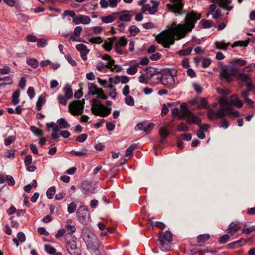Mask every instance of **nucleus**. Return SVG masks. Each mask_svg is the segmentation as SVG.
<instances>
[{
    "label": "nucleus",
    "instance_id": "obj_1",
    "mask_svg": "<svg viewBox=\"0 0 255 255\" xmlns=\"http://www.w3.org/2000/svg\"><path fill=\"white\" fill-rule=\"evenodd\" d=\"M200 18V14L197 15L193 11L187 13L184 23L177 24L176 22H173L164 32L156 37L157 42L161 44L164 47L169 48L174 43L175 36L178 39L185 37L186 34L194 27L197 20Z\"/></svg>",
    "mask_w": 255,
    "mask_h": 255
},
{
    "label": "nucleus",
    "instance_id": "obj_2",
    "mask_svg": "<svg viewBox=\"0 0 255 255\" xmlns=\"http://www.w3.org/2000/svg\"><path fill=\"white\" fill-rule=\"evenodd\" d=\"M220 109L217 111L210 109L208 111V117L210 120H214L220 117L229 115L234 117H239V112L237 111H230L231 105L226 99H221L219 100Z\"/></svg>",
    "mask_w": 255,
    "mask_h": 255
},
{
    "label": "nucleus",
    "instance_id": "obj_3",
    "mask_svg": "<svg viewBox=\"0 0 255 255\" xmlns=\"http://www.w3.org/2000/svg\"><path fill=\"white\" fill-rule=\"evenodd\" d=\"M91 110L93 115L101 117H106L112 112V108L103 105L101 101L97 99H93L91 102Z\"/></svg>",
    "mask_w": 255,
    "mask_h": 255
},
{
    "label": "nucleus",
    "instance_id": "obj_4",
    "mask_svg": "<svg viewBox=\"0 0 255 255\" xmlns=\"http://www.w3.org/2000/svg\"><path fill=\"white\" fill-rule=\"evenodd\" d=\"M238 73H239V68L231 65H228L222 67L220 75L222 80L227 82H231L233 81L234 78L237 77Z\"/></svg>",
    "mask_w": 255,
    "mask_h": 255
},
{
    "label": "nucleus",
    "instance_id": "obj_5",
    "mask_svg": "<svg viewBox=\"0 0 255 255\" xmlns=\"http://www.w3.org/2000/svg\"><path fill=\"white\" fill-rule=\"evenodd\" d=\"M180 119L186 118L188 123L200 125L201 120L198 116L195 115L188 108H186V104L182 103L180 106Z\"/></svg>",
    "mask_w": 255,
    "mask_h": 255
},
{
    "label": "nucleus",
    "instance_id": "obj_6",
    "mask_svg": "<svg viewBox=\"0 0 255 255\" xmlns=\"http://www.w3.org/2000/svg\"><path fill=\"white\" fill-rule=\"evenodd\" d=\"M88 94L85 95V97L87 99L91 98L95 95H97V98L103 100L108 99V96L104 93L102 89L98 88L94 83H89L88 84Z\"/></svg>",
    "mask_w": 255,
    "mask_h": 255
},
{
    "label": "nucleus",
    "instance_id": "obj_7",
    "mask_svg": "<svg viewBox=\"0 0 255 255\" xmlns=\"http://www.w3.org/2000/svg\"><path fill=\"white\" fill-rule=\"evenodd\" d=\"M85 100H75L72 102L68 106L69 111L73 116L81 115L84 108Z\"/></svg>",
    "mask_w": 255,
    "mask_h": 255
},
{
    "label": "nucleus",
    "instance_id": "obj_8",
    "mask_svg": "<svg viewBox=\"0 0 255 255\" xmlns=\"http://www.w3.org/2000/svg\"><path fill=\"white\" fill-rule=\"evenodd\" d=\"M82 237L87 245V248L90 250H94V247H96L95 244L97 241L95 235L91 231L86 229L83 231Z\"/></svg>",
    "mask_w": 255,
    "mask_h": 255
},
{
    "label": "nucleus",
    "instance_id": "obj_9",
    "mask_svg": "<svg viewBox=\"0 0 255 255\" xmlns=\"http://www.w3.org/2000/svg\"><path fill=\"white\" fill-rule=\"evenodd\" d=\"M77 220L83 224L87 223L90 218V214L88 209L83 206H81L79 207L76 212Z\"/></svg>",
    "mask_w": 255,
    "mask_h": 255
},
{
    "label": "nucleus",
    "instance_id": "obj_10",
    "mask_svg": "<svg viewBox=\"0 0 255 255\" xmlns=\"http://www.w3.org/2000/svg\"><path fill=\"white\" fill-rule=\"evenodd\" d=\"M157 79L160 80L162 84L166 88L172 89L175 85L174 77L170 74H165L161 77H157Z\"/></svg>",
    "mask_w": 255,
    "mask_h": 255
},
{
    "label": "nucleus",
    "instance_id": "obj_11",
    "mask_svg": "<svg viewBox=\"0 0 255 255\" xmlns=\"http://www.w3.org/2000/svg\"><path fill=\"white\" fill-rule=\"evenodd\" d=\"M173 3L172 4H168L167 7L173 12L181 14L183 8V3L182 0H170Z\"/></svg>",
    "mask_w": 255,
    "mask_h": 255
},
{
    "label": "nucleus",
    "instance_id": "obj_12",
    "mask_svg": "<svg viewBox=\"0 0 255 255\" xmlns=\"http://www.w3.org/2000/svg\"><path fill=\"white\" fill-rule=\"evenodd\" d=\"M221 9L220 8H217L216 5L214 3L210 5L207 14H212L213 18L215 20H217L221 17Z\"/></svg>",
    "mask_w": 255,
    "mask_h": 255
},
{
    "label": "nucleus",
    "instance_id": "obj_13",
    "mask_svg": "<svg viewBox=\"0 0 255 255\" xmlns=\"http://www.w3.org/2000/svg\"><path fill=\"white\" fill-rule=\"evenodd\" d=\"M243 224L239 222L231 223L229 226L228 233L231 236H234L237 231L243 228Z\"/></svg>",
    "mask_w": 255,
    "mask_h": 255
},
{
    "label": "nucleus",
    "instance_id": "obj_14",
    "mask_svg": "<svg viewBox=\"0 0 255 255\" xmlns=\"http://www.w3.org/2000/svg\"><path fill=\"white\" fill-rule=\"evenodd\" d=\"M72 21L76 24H79L80 23L88 24L91 22V19L88 16L80 15L73 18Z\"/></svg>",
    "mask_w": 255,
    "mask_h": 255
},
{
    "label": "nucleus",
    "instance_id": "obj_15",
    "mask_svg": "<svg viewBox=\"0 0 255 255\" xmlns=\"http://www.w3.org/2000/svg\"><path fill=\"white\" fill-rule=\"evenodd\" d=\"M76 48L80 52L82 59L84 61L86 60L87 59V55L89 52V50L87 48V46L83 44H78L76 46Z\"/></svg>",
    "mask_w": 255,
    "mask_h": 255
},
{
    "label": "nucleus",
    "instance_id": "obj_16",
    "mask_svg": "<svg viewBox=\"0 0 255 255\" xmlns=\"http://www.w3.org/2000/svg\"><path fill=\"white\" fill-rule=\"evenodd\" d=\"M211 1L214 3H218L221 7L229 11L233 8L232 6L229 5L232 2V0H212Z\"/></svg>",
    "mask_w": 255,
    "mask_h": 255
},
{
    "label": "nucleus",
    "instance_id": "obj_17",
    "mask_svg": "<svg viewBox=\"0 0 255 255\" xmlns=\"http://www.w3.org/2000/svg\"><path fill=\"white\" fill-rule=\"evenodd\" d=\"M194 104L197 105L198 109H207L208 102L207 99L204 98H196L193 102Z\"/></svg>",
    "mask_w": 255,
    "mask_h": 255
},
{
    "label": "nucleus",
    "instance_id": "obj_18",
    "mask_svg": "<svg viewBox=\"0 0 255 255\" xmlns=\"http://www.w3.org/2000/svg\"><path fill=\"white\" fill-rule=\"evenodd\" d=\"M229 103L231 105V108L232 106H235L237 108H241L243 106V103L242 101L238 99L237 96L236 95H233L231 97L230 102ZM235 110H232V109L230 110V111H234Z\"/></svg>",
    "mask_w": 255,
    "mask_h": 255
},
{
    "label": "nucleus",
    "instance_id": "obj_19",
    "mask_svg": "<svg viewBox=\"0 0 255 255\" xmlns=\"http://www.w3.org/2000/svg\"><path fill=\"white\" fill-rule=\"evenodd\" d=\"M115 15H117L118 18L121 21H128L131 20L132 15H130L129 11H124L121 12H117L114 13Z\"/></svg>",
    "mask_w": 255,
    "mask_h": 255
},
{
    "label": "nucleus",
    "instance_id": "obj_20",
    "mask_svg": "<svg viewBox=\"0 0 255 255\" xmlns=\"http://www.w3.org/2000/svg\"><path fill=\"white\" fill-rule=\"evenodd\" d=\"M113 42L114 43L115 46L122 47L125 46L127 44V40L124 37L118 38L116 36L113 37Z\"/></svg>",
    "mask_w": 255,
    "mask_h": 255
},
{
    "label": "nucleus",
    "instance_id": "obj_21",
    "mask_svg": "<svg viewBox=\"0 0 255 255\" xmlns=\"http://www.w3.org/2000/svg\"><path fill=\"white\" fill-rule=\"evenodd\" d=\"M65 228H66L68 233L70 234L75 232L76 230L75 225L72 224V220L71 219H67L66 221Z\"/></svg>",
    "mask_w": 255,
    "mask_h": 255
},
{
    "label": "nucleus",
    "instance_id": "obj_22",
    "mask_svg": "<svg viewBox=\"0 0 255 255\" xmlns=\"http://www.w3.org/2000/svg\"><path fill=\"white\" fill-rule=\"evenodd\" d=\"M77 239L72 238L70 241L68 242L67 244L66 247L67 250L71 253V252L77 249Z\"/></svg>",
    "mask_w": 255,
    "mask_h": 255
},
{
    "label": "nucleus",
    "instance_id": "obj_23",
    "mask_svg": "<svg viewBox=\"0 0 255 255\" xmlns=\"http://www.w3.org/2000/svg\"><path fill=\"white\" fill-rule=\"evenodd\" d=\"M159 239L170 243L172 240V235L170 232L166 231L164 233L159 235Z\"/></svg>",
    "mask_w": 255,
    "mask_h": 255
},
{
    "label": "nucleus",
    "instance_id": "obj_24",
    "mask_svg": "<svg viewBox=\"0 0 255 255\" xmlns=\"http://www.w3.org/2000/svg\"><path fill=\"white\" fill-rule=\"evenodd\" d=\"M159 134L162 138H166L169 134V130L166 127V123H164L159 130Z\"/></svg>",
    "mask_w": 255,
    "mask_h": 255
},
{
    "label": "nucleus",
    "instance_id": "obj_25",
    "mask_svg": "<svg viewBox=\"0 0 255 255\" xmlns=\"http://www.w3.org/2000/svg\"><path fill=\"white\" fill-rule=\"evenodd\" d=\"M247 61L244 59L235 58L232 60L229 65H231L232 66L234 67L235 65L243 66L246 65L247 64Z\"/></svg>",
    "mask_w": 255,
    "mask_h": 255
},
{
    "label": "nucleus",
    "instance_id": "obj_26",
    "mask_svg": "<svg viewBox=\"0 0 255 255\" xmlns=\"http://www.w3.org/2000/svg\"><path fill=\"white\" fill-rule=\"evenodd\" d=\"M229 45L230 43H225L223 41H216L215 42L216 48L220 50H227Z\"/></svg>",
    "mask_w": 255,
    "mask_h": 255
},
{
    "label": "nucleus",
    "instance_id": "obj_27",
    "mask_svg": "<svg viewBox=\"0 0 255 255\" xmlns=\"http://www.w3.org/2000/svg\"><path fill=\"white\" fill-rule=\"evenodd\" d=\"M57 123L58 125L59 129L68 128L70 127V125L68 123L67 121L64 118H61L57 121Z\"/></svg>",
    "mask_w": 255,
    "mask_h": 255
},
{
    "label": "nucleus",
    "instance_id": "obj_28",
    "mask_svg": "<svg viewBox=\"0 0 255 255\" xmlns=\"http://www.w3.org/2000/svg\"><path fill=\"white\" fill-rule=\"evenodd\" d=\"M136 145L132 144L126 150V155L124 157V159L127 161L128 159V157L132 155V151L136 148Z\"/></svg>",
    "mask_w": 255,
    "mask_h": 255
},
{
    "label": "nucleus",
    "instance_id": "obj_29",
    "mask_svg": "<svg viewBox=\"0 0 255 255\" xmlns=\"http://www.w3.org/2000/svg\"><path fill=\"white\" fill-rule=\"evenodd\" d=\"M159 242V248L162 251L166 252L170 249V246L168 243L161 239H158Z\"/></svg>",
    "mask_w": 255,
    "mask_h": 255
},
{
    "label": "nucleus",
    "instance_id": "obj_30",
    "mask_svg": "<svg viewBox=\"0 0 255 255\" xmlns=\"http://www.w3.org/2000/svg\"><path fill=\"white\" fill-rule=\"evenodd\" d=\"M45 251L51 255H62L61 253H56V250L53 247L49 245H45L44 247Z\"/></svg>",
    "mask_w": 255,
    "mask_h": 255
},
{
    "label": "nucleus",
    "instance_id": "obj_31",
    "mask_svg": "<svg viewBox=\"0 0 255 255\" xmlns=\"http://www.w3.org/2000/svg\"><path fill=\"white\" fill-rule=\"evenodd\" d=\"M63 91L64 92V96L67 98V99H70L73 96V91L70 86L66 85L63 88Z\"/></svg>",
    "mask_w": 255,
    "mask_h": 255
},
{
    "label": "nucleus",
    "instance_id": "obj_32",
    "mask_svg": "<svg viewBox=\"0 0 255 255\" xmlns=\"http://www.w3.org/2000/svg\"><path fill=\"white\" fill-rule=\"evenodd\" d=\"M236 78H239L243 82L248 83L249 81L251 80L250 77L247 74L241 73L240 72V70L239 69V73L237 74V77Z\"/></svg>",
    "mask_w": 255,
    "mask_h": 255
},
{
    "label": "nucleus",
    "instance_id": "obj_33",
    "mask_svg": "<svg viewBox=\"0 0 255 255\" xmlns=\"http://www.w3.org/2000/svg\"><path fill=\"white\" fill-rule=\"evenodd\" d=\"M139 67V64H135L130 66L127 69V72L129 75H134L137 72V68Z\"/></svg>",
    "mask_w": 255,
    "mask_h": 255
},
{
    "label": "nucleus",
    "instance_id": "obj_34",
    "mask_svg": "<svg viewBox=\"0 0 255 255\" xmlns=\"http://www.w3.org/2000/svg\"><path fill=\"white\" fill-rule=\"evenodd\" d=\"M88 150L86 148L84 147L80 151L72 150L71 153L76 156H84L87 154Z\"/></svg>",
    "mask_w": 255,
    "mask_h": 255
},
{
    "label": "nucleus",
    "instance_id": "obj_35",
    "mask_svg": "<svg viewBox=\"0 0 255 255\" xmlns=\"http://www.w3.org/2000/svg\"><path fill=\"white\" fill-rule=\"evenodd\" d=\"M200 23L202 24L204 28H209L213 25L214 22L212 20H211L202 19Z\"/></svg>",
    "mask_w": 255,
    "mask_h": 255
},
{
    "label": "nucleus",
    "instance_id": "obj_36",
    "mask_svg": "<svg viewBox=\"0 0 255 255\" xmlns=\"http://www.w3.org/2000/svg\"><path fill=\"white\" fill-rule=\"evenodd\" d=\"M19 95H20V92L18 91H16L13 93L12 103L14 105H16L19 103V102H20V100L19 99Z\"/></svg>",
    "mask_w": 255,
    "mask_h": 255
},
{
    "label": "nucleus",
    "instance_id": "obj_37",
    "mask_svg": "<svg viewBox=\"0 0 255 255\" xmlns=\"http://www.w3.org/2000/svg\"><path fill=\"white\" fill-rule=\"evenodd\" d=\"M210 238V235L208 234H205L199 235L197 237V242L198 243H203L206 242Z\"/></svg>",
    "mask_w": 255,
    "mask_h": 255
},
{
    "label": "nucleus",
    "instance_id": "obj_38",
    "mask_svg": "<svg viewBox=\"0 0 255 255\" xmlns=\"http://www.w3.org/2000/svg\"><path fill=\"white\" fill-rule=\"evenodd\" d=\"M114 43L113 42V37L109 39V42H105L103 44V47L104 49L107 51H110L112 49V45Z\"/></svg>",
    "mask_w": 255,
    "mask_h": 255
},
{
    "label": "nucleus",
    "instance_id": "obj_39",
    "mask_svg": "<svg viewBox=\"0 0 255 255\" xmlns=\"http://www.w3.org/2000/svg\"><path fill=\"white\" fill-rule=\"evenodd\" d=\"M55 192L56 189L55 186L50 187L46 192L47 198L49 199H52Z\"/></svg>",
    "mask_w": 255,
    "mask_h": 255
},
{
    "label": "nucleus",
    "instance_id": "obj_40",
    "mask_svg": "<svg viewBox=\"0 0 255 255\" xmlns=\"http://www.w3.org/2000/svg\"><path fill=\"white\" fill-rule=\"evenodd\" d=\"M45 99L42 96H40L38 99V101L36 103V109L38 111H39L41 109L42 106L45 103Z\"/></svg>",
    "mask_w": 255,
    "mask_h": 255
},
{
    "label": "nucleus",
    "instance_id": "obj_41",
    "mask_svg": "<svg viewBox=\"0 0 255 255\" xmlns=\"http://www.w3.org/2000/svg\"><path fill=\"white\" fill-rule=\"evenodd\" d=\"M177 128L179 131H188L189 130L188 126L184 123H181L178 125Z\"/></svg>",
    "mask_w": 255,
    "mask_h": 255
},
{
    "label": "nucleus",
    "instance_id": "obj_42",
    "mask_svg": "<svg viewBox=\"0 0 255 255\" xmlns=\"http://www.w3.org/2000/svg\"><path fill=\"white\" fill-rule=\"evenodd\" d=\"M96 67L97 69L100 72L104 73H106L107 72L105 64L103 62H100L98 63L96 66Z\"/></svg>",
    "mask_w": 255,
    "mask_h": 255
},
{
    "label": "nucleus",
    "instance_id": "obj_43",
    "mask_svg": "<svg viewBox=\"0 0 255 255\" xmlns=\"http://www.w3.org/2000/svg\"><path fill=\"white\" fill-rule=\"evenodd\" d=\"M30 130L36 136H42L43 135L42 130L38 128L35 126H31L30 127Z\"/></svg>",
    "mask_w": 255,
    "mask_h": 255
},
{
    "label": "nucleus",
    "instance_id": "obj_44",
    "mask_svg": "<svg viewBox=\"0 0 255 255\" xmlns=\"http://www.w3.org/2000/svg\"><path fill=\"white\" fill-rule=\"evenodd\" d=\"M116 19V18H114L112 15H108L107 16H104L102 18V20L103 22L106 23H111L114 21Z\"/></svg>",
    "mask_w": 255,
    "mask_h": 255
},
{
    "label": "nucleus",
    "instance_id": "obj_45",
    "mask_svg": "<svg viewBox=\"0 0 255 255\" xmlns=\"http://www.w3.org/2000/svg\"><path fill=\"white\" fill-rule=\"evenodd\" d=\"M47 127L48 129L49 130L50 128H52L53 130V131H58L60 130L59 126L58 124H56L53 122H51L47 125Z\"/></svg>",
    "mask_w": 255,
    "mask_h": 255
},
{
    "label": "nucleus",
    "instance_id": "obj_46",
    "mask_svg": "<svg viewBox=\"0 0 255 255\" xmlns=\"http://www.w3.org/2000/svg\"><path fill=\"white\" fill-rule=\"evenodd\" d=\"M57 100L59 103V104L63 105H66L67 103V101L69 100L68 99H67L66 97L62 95H58L57 97Z\"/></svg>",
    "mask_w": 255,
    "mask_h": 255
},
{
    "label": "nucleus",
    "instance_id": "obj_47",
    "mask_svg": "<svg viewBox=\"0 0 255 255\" xmlns=\"http://www.w3.org/2000/svg\"><path fill=\"white\" fill-rule=\"evenodd\" d=\"M69 16L73 18L76 17V13L75 12L73 11H71L69 10H66L64 11L62 17L63 18H64L66 16Z\"/></svg>",
    "mask_w": 255,
    "mask_h": 255
},
{
    "label": "nucleus",
    "instance_id": "obj_48",
    "mask_svg": "<svg viewBox=\"0 0 255 255\" xmlns=\"http://www.w3.org/2000/svg\"><path fill=\"white\" fill-rule=\"evenodd\" d=\"M77 208V205L74 202H71L68 206L67 211L69 213H73Z\"/></svg>",
    "mask_w": 255,
    "mask_h": 255
},
{
    "label": "nucleus",
    "instance_id": "obj_49",
    "mask_svg": "<svg viewBox=\"0 0 255 255\" xmlns=\"http://www.w3.org/2000/svg\"><path fill=\"white\" fill-rule=\"evenodd\" d=\"M37 42L39 47H45L47 44V40L43 38L37 39Z\"/></svg>",
    "mask_w": 255,
    "mask_h": 255
},
{
    "label": "nucleus",
    "instance_id": "obj_50",
    "mask_svg": "<svg viewBox=\"0 0 255 255\" xmlns=\"http://www.w3.org/2000/svg\"><path fill=\"white\" fill-rule=\"evenodd\" d=\"M192 51L191 48L183 49L178 51V54L180 56H186L189 55Z\"/></svg>",
    "mask_w": 255,
    "mask_h": 255
},
{
    "label": "nucleus",
    "instance_id": "obj_51",
    "mask_svg": "<svg viewBox=\"0 0 255 255\" xmlns=\"http://www.w3.org/2000/svg\"><path fill=\"white\" fill-rule=\"evenodd\" d=\"M125 103L128 106H133L134 105V101L133 98L130 96H127L125 98Z\"/></svg>",
    "mask_w": 255,
    "mask_h": 255
},
{
    "label": "nucleus",
    "instance_id": "obj_52",
    "mask_svg": "<svg viewBox=\"0 0 255 255\" xmlns=\"http://www.w3.org/2000/svg\"><path fill=\"white\" fill-rule=\"evenodd\" d=\"M89 41L92 43L100 44L103 42L101 37H91L89 39Z\"/></svg>",
    "mask_w": 255,
    "mask_h": 255
},
{
    "label": "nucleus",
    "instance_id": "obj_53",
    "mask_svg": "<svg viewBox=\"0 0 255 255\" xmlns=\"http://www.w3.org/2000/svg\"><path fill=\"white\" fill-rule=\"evenodd\" d=\"M129 31L132 35L135 36L139 32V30L136 26L132 25L129 27Z\"/></svg>",
    "mask_w": 255,
    "mask_h": 255
},
{
    "label": "nucleus",
    "instance_id": "obj_54",
    "mask_svg": "<svg viewBox=\"0 0 255 255\" xmlns=\"http://www.w3.org/2000/svg\"><path fill=\"white\" fill-rule=\"evenodd\" d=\"M27 63L28 65L32 66L33 68H36L38 65V61L35 59H29L27 60Z\"/></svg>",
    "mask_w": 255,
    "mask_h": 255
},
{
    "label": "nucleus",
    "instance_id": "obj_55",
    "mask_svg": "<svg viewBox=\"0 0 255 255\" xmlns=\"http://www.w3.org/2000/svg\"><path fill=\"white\" fill-rule=\"evenodd\" d=\"M154 127V124L153 123H149L147 125H144V131L146 133L150 132Z\"/></svg>",
    "mask_w": 255,
    "mask_h": 255
},
{
    "label": "nucleus",
    "instance_id": "obj_56",
    "mask_svg": "<svg viewBox=\"0 0 255 255\" xmlns=\"http://www.w3.org/2000/svg\"><path fill=\"white\" fill-rule=\"evenodd\" d=\"M255 231V225L251 226L248 228H243L242 229V233L249 234L253 231Z\"/></svg>",
    "mask_w": 255,
    "mask_h": 255
},
{
    "label": "nucleus",
    "instance_id": "obj_57",
    "mask_svg": "<svg viewBox=\"0 0 255 255\" xmlns=\"http://www.w3.org/2000/svg\"><path fill=\"white\" fill-rule=\"evenodd\" d=\"M231 236L228 233L227 234L224 235L219 240V242L221 244H225L227 243Z\"/></svg>",
    "mask_w": 255,
    "mask_h": 255
},
{
    "label": "nucleus",
    "instance_id": "obj_58",
    "mask_svg": "<svg viewBox=\"0 0 255 255\" xmlns=\"http://www.w3.org/2000/svg\"><path fill=\"white\" fill-rule=\"evenodd\" d=\"M201 63L203 67L207 68L211 64V61L210 59L208 58H203L201 60Z\"/></svg>",
    "mask_w": 255,
    "mask_h": 255
},
{
    "label": "nucleus",
    "instance_id": "obj_59",
    "mask_svg": "<svg viewBox=\"0 0 255 255\" xmlns=\"http://www.w3.org/2000/svg\"><path fill=\"white\" fill-rule=\"evenodd\" d=\"M139 82L142 84H147L148 82V79L146 76L144 74L141 75L138 77Z\"/></svg>",
    "mask_w": 255,
    "mask_h": 255
},
{
    "label": "nucleus",
    "instance_id": "obj_60",
    "mask_svg": "<svg viewBox=\"0 0 255 255\" xmlns=\"http://www.w3.org/2000/svg\"><path fill=\"white\" fill-rule=\"evenodd\" d=\"M27 95L30 99H32L35 96V91L33 87H30L28 88L27 92Z\"/></svg>",
    "mask_w": 255,
    "mask_h": 255
},
{
    "label": "nucleus",
    "instance_id": "obj_61",
    "mask_svg": "<svg viewBox=\"0 0 255 255\" xmlns=\"http://www.w3.org/2000/svg\"><path fill=\"white\" fill-rule=\"evenodd\" d=\"M109 6L112 8H115L117 6L118 2L121 0H108Z\"/></svg>",
    "mask_w": 255,
    "mask_h": 255
},
{
    "label": "nucleus",
    "instance_id": "obj_62",
    "mask_svg": "<svg viewBox=\"0 0 255 255\" xmlns=\"http://www.w3.org/2000/svg\"><path fill=\"white\" fill-rule=\"evenodd\" d=\"M15 139V136H9L6 139L4 140V144L5 145H9L12 143Z\"/></svg>",
    "mask_w": 255,
    "mask_h": 255
},
{
    "label": "nucleus",
    "instance_id": "obj_63",
    "mask_svg": "<svg viewBox=\"0 0 255 255\" xmlns=\"http://www.w3.org/2000/svg\"><path fill=\"white\" fill-rule=\"evenodd\" d=\"M32 156L30 154L26 155L24 159V164L25 166H29L32 162Z\"/></svg>",
    "mask_w": 255,
    "mask_h": 255
},
{
    "label": "nucleus",
    "instance_id": "obj_64",
    "mask_svg": "<svg viewBox=\"0 0 255 255\" xmlns=\"http://www.w3.org/2000/svg\"><path fill=\"white\" fill-rule=\"evenodd\" d=\"M87 138V134L85 133H83L77 137L76 140L79 142H83L86 140Z\"/></svg>",
    "mask_w": 255,
    "mask_h": 255
}]
</instances>
